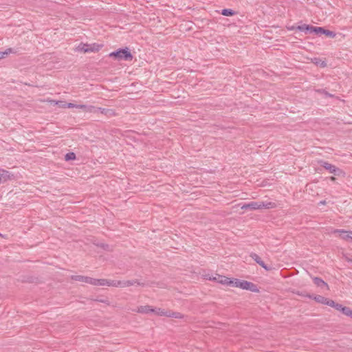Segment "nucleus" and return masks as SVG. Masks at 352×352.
I'll use <instances>...</instances> for the list:
<instances>
[{
  "label": "nucleus",
  "mask_w": 352,
  "mask_h": 352,
  "mask_svg": "<svg viewBox=\"0 0 352 352\" xmlns=\"http://www.w3.org/2000/svg\"><path fill=\"white\" fill-rule=\"evenodd\" d=\"M307 298L314 299L316 302L323 305L326 304L327 298H325L320 295L307 294Z\"/></svg>",
  "instance_id": "obj_13"
},
{
  "label": "nucleus",
  "mask_w": 352,
  "mask_h": 352,
  "mask_svg": "<svg viewBox=\"0 0 352 352\" xmlns=\"http://www.w3.org/2000/svg\"><path fill=\"white\" fill-rule=\"evenodd\" d=\"M333 233L338 234V236L343 240L346 241H351L352 231L336 229L333 230Z\"/></svg>",
  "instance_id": "obj_7"
},
{
  "label": "nucleus",
  "mask_w": 352,
  "mask_h": 352,
  "mask_svg": "<svg viewBox=\"0 0 352 352\" xmlns=\"http://www.w3.org/2000/svg\"><path fill=\"white\" fill-rule=\"evenodd\" d=\"M323 94H324L327 97H329V98H333L334 96L333 94H329L325 89H324V93H323Z\"/></svg>",
  "instance_id": "obj_31"
},
{
  "label": "nucleus",
  "mask_w": 352,
  "mask_h": 352,
  "mask_svg": "<svg viewBox=\"0 0 352 352\" xmlns=\"http://www.w3.org/2000/svg\"><path fill=\"white\" fill-rule=\"evenodd\" d=\"M101 284L100 286H112L116 287H122V281L121 280H108V279H100Z\"/></svg>",
  "instance_id": "obj_8"
},
{
  "label": "nucleus",
  "mask_w": 352,
  "mask_h": 352,
  "mask_svg": "<svg viewBox=\"0 0 352 352\" xmlns=\"http://www.w3.org/2000/svg\"><path fill=\"white\" fill-rule=\"evenodd\" d=\"M221 14L226 16H231L235 14V12L230 8H225L221 10Z\"/></svg>",
  "instance_id": "obj_17"
},
{
  "label": "nucleus",
  "mask_w": 352,
  "mask_h": 352,
  "mask_svg": "<svg viewBox=\"0 0 352 352\" xmlns=\"http://www.w3.org/2000/svg\"><path fill=\"white\" fill-rule=\"evenodd\" d=\"M67 107L71 108L75 107L76 105L72 103H67Z\"/></svg>",
  "instance_id": "obj_35"
},
{
  "label": "nucleus",
  "mask_w": 352,
  "mask_h": 352,
  "mask_svg": "<svg viewBox=\"0 0 352 352\" xmlns=\"http://www.w3.org/2000/svg\"><path fill=\"white\" fill-rule=\"evenodd\" d=\"M314 63L316 65H318L322 68H324V67H327V63L324 60H322L321 59H320L318 58H315L314 59Z\"/></svg>",
  "instance_id": "obj_20"
},
{
  "label": "nucleus",
  "mask_w": 352,
  "mask_h": 352,
  "mask_svg": "<svg viewBox=\"0 0 352 352\" xmlns=\"http://www.w3.org/2000/svg\"><path fill=\"white\" fill-rule=\"evenodd\" d=\"M133 285L137 284V285H142V286L144 285V283H140V282L138 280H137V279L133 280Z\"/></svg>",
  "instance_id": "obj_30"
},
{
  "label": "nucleus",
  "mask_w": 352,
  "mask_h": 352,
  "mask_svg": "<svg viewBox=\"0 0 352 352\" xmlns=\"http://www.w3.org/2000/svg\"><path fill=\"white\" fill-rule=\"evenodd\" d=\"M318 93H320V94H323L324 93V89H317L316 90Z\"/></svg>",
  "instance_id": "obj_34"
},
{
  "label": "nucleus",
  "mask_w": 352,
  "mask_h": 352,
  "mask_svg": "<svg viewBox=\"0 0 352 352\" xmlns=\"http://www.w3.org/2000/svg\"><path fill=\"white\" fill-rule=\"evenodd\" d=\"M97 245L98 247L102 248L104 250H107V251L111 250L110 246L108 244L101 243L98 244Z\"/></svg>",
  "instance_id": "obj_26"
},
{
  "label": "nucleus",
  "mask_w": 352,
  "mask_h": 352,
  "mask_svg": "<svg viewBox=\"0 0 352 352\" xmlns=\"http://www.w3.org/2000/svg\"><path fill=\"white\" fill-rule=\"evenodd\" d=\"M330 179H331V181H335V180H336V177H330Z\"/></svg>",
  "instance_id": "obj_38"
},
{
  "label": "nucleus",
  "mask_w": 352,
  "mask_h": 352,
  "mask_svg": "<svg viewBox=\"0 0 352 352\" xmlns=\"http://www.w3.org/2000/svg\"><path fill=\"white\" fill-rule=\"evenodd\" d=\"M11 53H16V51L13 48H8L3 52H0V60L5 58L8 55Z\"/></svg>",
  "instance_id": "obj_16"
},
{
  "label": "nucleus",
  "mask_w": 352,
  "mask_h": 352,
  "mask_svg": "<svg viewBox=\"0 0 352 352\" xmlns=\"http://www.w3.org/2000/svg\"><path fill=\"white\" fill-rule=\"evenodd\" d=\"M131 285H133V280L122 281V287H126Z\"/></svg>",
  "instance_id": "obj_25"
},
{
  "label": "nucleus",
  "mask_w": 352,
  "mask_h": 352,
  "mask_svg": "<svg viewBox=\"0 0 352 352\" xmlns=\"http://www.w3.org/2000/svg\"><path fill=\"white\" fill-rule=\"evenodd\" d=\"M347 261H348V262H351V263H352V258H348V259H347Z\"/></svg>",
  "instance_id": "obj_39"
},
{
  "label": "nucleus",
  "mask_w": 352,
  "mask_h": 352,
  "mask_svg": "<svg viewBox=\"0 0 352 352\" xmlns=\"http://www.w3.org/2000/svg\"><path fill=\"white\" fill-rule=\"evenodd\" d=\"M168 317L174 318H182L184 316L179 312L168 310Z\"/></svg>",
  "instance_id": "obj_19"
},
{
  "label": "nucleus",
  "mask_w": 352,
  "mask_h": 352,
  "mask_svg": "<svg viewBox=\"0 0 352 352\" xmlns=\"http://www.w3.org/2000/svg\"><path fill=\"white\" fill-rule=\"evenodd\" d=\"M233 287H239L255 293L259 292V289L256 284L245 280L234 278Z\"/></svg>",
  "instance_id": "obj_3"
},
{
  "label": "nucleus",
  "mask_w": 352,
  "mask_h": 352,
  "mask_svg": "<svg viewBox=\"0 0 352 352\" xmlns=\"http://www.w3.org/2000/svg\"><path fill=\"white\" fill-rule=\"evenodd\" d=\"M337 302H336L334 300L327 298L326 302V305L330 306L331 307H336Z\"/></svg>",
  "instance_id": "obj_27"
},
{
  "label": "nucleus",
  "mask_w": 352,
  "mask_h": 352,
  "mask_svg": "<svg viewBox=\"0 0 352 352\" xmlns=\"http://www.w3.org/2000/svg\"><path fill=\"white\" fill-rule=\"evenodd\" d=\"M76 107H78V108L82 109H85L87 108V106L84 105V104L78 105Z\"/></svg>",
  "instance_id": "obj_33"
},
{
  "label": "nucleus",
  "mask_w": 352,
  "mask_h": 352,
  "mask_svg": "<svg viewBox=\"0 0 352 352\" xmlns=\"http://www.w3.org/2000/svg\"><path fill=\"white\" fill-rule=\"evenodd\" d=\"M72 279L76 281L84 282L92 285H99L101 284L100 279L94 278L89 276L81 275H75L72 276Z\"/></svg>",
  "instance_id": "obj_6"
},
{
  "label": "nucleus",
  "mask_w": 352,
  "mask_h": 352,
  "mask_svg": "<svg viewBox=\"0 0 352 352\" xmlns=\"http://www.w3.org/2000/svg\"><path fill=\"white\" fill-rule=\"evenodd\" d=\"M103 46V44H98L96 43L91 44L80 43L78 47V50L82 51L84 53L97 52L102 49Z\"/></svg>",
  "instance_id": "obj_4"
},
{
  "label": "nucleus",
  "mask_w": 352,
  "mask_h": 352,
  "mask_svg": "<svg viewBox=\"0 0 352 352\" xmlns=\"http://www.w3.org/2000/svg\"><path fill=\"white\" fill-rule=\"evenodd\" d=\"M351 241H352V236H351Z\"/></svg>",
  "instance_id": "obj_40"
},
{
  "label": "nucleus",
  "mask_w": 352,
  "mask_h": 352,
  "mask_svg": "<svg viewBox=\"0 0 352 352\" xmlns=\"http://www.w3.org/2000/svg\"><path fill=\"white\" fill-rule=\"evenodd\" d=\"M307 294H303V293H300V292L298 293V295L301 296H304V297H307L306 296Z\"/></svg>",
  "instance_id": "obj_36"
},
{
  "label": "nucleus",
  "mask_w": 352,
  "mask_h": 352,
  "mask_svg": "<svg viewBox=\"0 0 352 352\" xmlns=\"http://www.w3.org/2000/svg\"><path fill=\"white\" fill-rule=\"evenodd\" d=\"M250 257L260 266L264 268L266 271H270L272 267L267 265L261 259V258L256 253H252Z\"/></svg>",
  "instance_id": "obj_9"
},
{
  "label": "nucleus",
  "mask_w": 352,
  "mask_h": 352,
  "mask_svg": "<svg viewBox=\"0 0 352 352\" xmlns=\"http://www.w3.org/2000/svg\"><path fill=\"white\" fill-rule=\"evenodd\" d=\"M342 314L352 318V309L350 307H346L345 309H343Z\"/></svg>",
  "instance_id": "obj_24"
},
{
  "label": "nucleus",
  "mask_w": 352,
  "mask_h": 352,
  "mask_svg": "<svg viewBox=\"0 0 352 352\" xmlns=\"http://www.w3.org/2000/svg\"><path fill=\"white\" fill-rule=\"evenodd\" d=\"M99 109L100 110V112L103 114H107V113L111 111L110 109L102 108H99Z\"/></svg>",
  "instance_id": "obj_29"
},
{
  "label": "nucleus",
  "mask_w": 352,
  "mask_h": 352,
  "mask_svg": "<svg viewBox=\"0 0 352 352\" xmlns=\"http://www.w3.org/2000/svg\"><path fill=\"white\" fill-rule=\"evenodd\" d=\"M109 56L116 60L129 61L133 59V55L127 47L119 48L116 51L111 52Z\"/></svg>",
  "instance_id": "obj_2"
},
{
  "label": "nucleus",
  "mask_w": 352,
  "mask_h": 352,
  "mask_svg": "<svg viewBox=\"0 0 352 352\" xmlns=\"http://www.w3.org/2000/svg\"><path fill=\"white\" fill-rule=\"evenodd\" d=\"M313 281H314V283L318 287H327V288L329 287L327 283H325L322 278H320L319 277H314Z\"/></svg>",
  "instance_id": "obj_15"
},
{
  "label": "nucleus",
  "mask_w": 352,
  "mask_h": 352,
  "mask_svg": "<svg viewBox=\"0 0 352 352\" xmlns=\"http://www.w3.org/2000/svg\"><path fill=\"white\" fill-rule=\"evenodd\" d=\"M323 34L329 38H334L336 35V34L334 32L327 30L325 28Z\"/></svg>",
  "instance_id": "obj_23"
},
{
  "label": "nucleus",
  "mask_w": 352,
  "mask_h": 352,
  "mask_svg": "<svg viewBox=\"0 0 352 352\" xmlns=\"http://www.w3.org/2000/svg\"><path fill=\"white\" fill-rule=\"evenodd\" d=\"M138 312L141 314H148L155 311V309L152 308L151 306L149 305H144V306H140L138 308Z\"/></svg>",
  "instance_id": "obj_14"
},
{
  "label": "nucleus",
  "mask_w": 352,
  "mask_h": 352,
  "mask_svg": "<svg viewBox=\"0 0 352 352\" xmlns=\"http://www.w3.org/2000/svg\"><path fill=\"white\" fill-rule=\"evenodd\" d=\"M319 164L327 170H328L329 173H332L334 175L340 176L344 175V172L342 169L329 164L326 161L321 160L319 162Z\"/></svg>",
  "instance_id": "obj_5"
},
{
  "label": "nucleus",
  "mask_w": 352,
  "mask_h": 352,
  "mask_svg": "<svg viewBox=\"0 0 352 352\" xmlns=\"http://www.w3.org/2000/svg\"><path fill=\"white\" fill-rule=\"evenodd\" d=\"M96 300L98 301V302H103V303H107V301H108L106 299H100V300Z\"/></svg>",
  "instance_id": "obj_32"
},
{
  "label": "nucleus",
  "mask_w": 352,
  "mask_h": 352,
  "mask_svg": "<svg viewBox=\"0 0 352 352\" xmlns=\"http://www.w3.org/2000/svg\"><path fill=\"white\" fill-rule=\"evenodd\" d=\"M345 307H346L342 306L341 304H339L337 302L336 305V307H334L333 308H335L336 310L340 311L342 313H343V309H345Z\"/></svg>",
  "instance_id": "obj_28"
},
{
  "label": "nucleus",
  "mask_w": 352,
  "mask_h": 352,
  "mask_svg": "<svg viewBox=\"0 0 352 352\" xmlns=\"http://www.w3.org/2000/svg\"><path fill=\"white\" fill-rule=\"evenodd\" d=\"M13 177V174H11L9 171L0 169V184L5 183L8 180L12 179Z\"/></svg>",
  "instance_id": "obj_10"
},
{
  "label": "nucleus",
  "mask_w": 352,
  "mask_h": 352,
  "mask_svg": "<svg viewBox=\"0 0 352 352\" xmlns=\"http://www.w3.org/2000/svg\"><path fill=\"white\" fill-rule=\"evenodd\" d=\"M290 30H298L301 32H305L306 33H311L312 30V25H307V24H303L302 25H298L297 27L292 26L290 28H288Z\"/></svg>",
  "instance_id": "obj_12"
},
{
  "label": "nucleus",
  "mask_w": 352,
  "mask_h": 352,
  "mask_svg": "<svg viewBox=\"0 0 352 352\" xmlns=\"http://www.w3.org/2000/svg\"><path fill=\"white\" fill-rule=\"evenodd\" d=\"M319 204L324 205V204H326V201H325V200L320 201L319 202Z\"/></svg>",
  "instance_id": "obj_37"
},
{
  "label": "nucleus",
  "mask_w": 352,
  "mask_h": 352,
  "mask_svg": "<svg viewBox=\"0 0 352 352\" xmlns=\"http://www.w3.org/2000/svg\"><path fill=\"white\" fill-rule=\"evenodd\" d=\"M212 279L221 284L233 286L234 278L231 279L230 278L219 275L217 278L214 277Z\"/></svg>",
  "instance_id": "obj_11"
},
{
  "label": "nucleus",
  "mask_w": 352,
  "mask_h": 352,
  "mask_svg": "<svg viewBox=\"0 0 352 352\" xmlns=\"http://www.w3.org/2000/svg\"><path fill=\"white\" fill-rule=\"evenodd\" d=\"M76 158V154L74 152H69L65 155V161L74 160Z\"/></svg>",
  "instance_id": "obj_21"
},
{
  "label": "nucleus",
  "mask_w": 352,
  "mask_h": 352,
  "mask_svg": "<svg viewBox=\"0 0 352 352\" xmlns=\"http://www.w3.org/2000/svg\"><path fill=\"white\" fill-rule=\"evenodd\" d=\"M276 206V203L271 201H251L248 204H245L241 206L243 210H261L263 208L272 209Z\"/></svg>",
  "instance_id": "obj_1"
},
{
  "label": "nucleus",
  "mask_w": 352,
  "mask_h": 352,
  "mask_svg": "<svg viewBox=\"0 0 352 352\" xmlns=\"http://www.w3.org/2000/svg\"><path fill=\"white\" fill-rule=\"evenodd\" d=\"M324 31V28L323 27H316L312 25L311 33H315L316 34L320 35L323 34Z\"/></svg>",
  "instance_id": "obj_18"
},
{
  "label": "nucleus",
  "mask_w": 352,
  "mask_h": 352,
  "mask_svg": "<svg viewBox=\"0 0 352 352\" xmlns=\"http://www.w3.org/2000/svg\"><path fill=\"white\" fill-rule=\"evenodd\" d=\"M154 312L158 316H167V317H168V310H164V309H162L160 308L157 309Z\"/></svg>",
  "instance_id": "obj_22"
}]
</instances>
